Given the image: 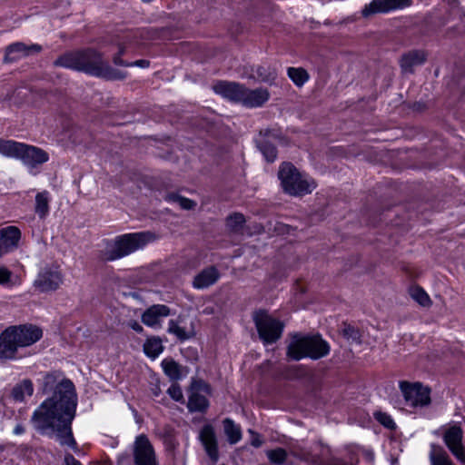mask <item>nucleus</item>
<instances>
[{
	"mask_svg": "<svg viewBox=\"0 0 465 465\" xmlns=\"http://www.w3.org/2000/svg\"><path fill=\"white\" fill-rule=\"evenodd\" d=\"M42 391L45 394L53 391V395L34 411L31 421L35 429L54 438L62 447L78 453L71 427L77 405L73 382L60 372H50L43 379Z\"/></svg>",
	"mask_w": 465,
	"mask_h": 465,
	"instance_id": "1",
	"label": "nucleus"
},
{
	"mask_svg": "<svg viewBox=\"0 0 465 465\" xmlns=\"http://www.w3.org/2000/svg\"><path fill=\"white\" fill-rule=\"evenodd\" d=\"M54 64L63 67L84 71L108 80L124 78L122 72L111 68L104 62L100 54L94 50L65 54L59 57Z\"/></svg>",
	"mask_w": 465,
	"mask_h": 465,
	"instance_id": "2",
	"label": "nucleus"
},
{
	"mask_svg": "<svg viewBox=\"0 0 465 465\" xmlns=\"http://www.w3.org/2000/svg\"><path fill=\"white\" fill-rule=\"evenodd\" d=\"M42 331L34 325L13 326L0 334V357L12 359L19 347H27L42 337Z\"/></svg>",
	"mask_w": 465,
	"mask_h": 465,
	"instance_id": "3",
	"label": "nucleus"
},
{
	"mask_svg": "<svg viewBox=\"0 0 465 465\" xmlns=\"http://www.w3.org/2000/svg\"><path fill=\"white\" fill-rule=\"evenodd\" d=\"M330 352V345L320 335L294 334L287 347V357L294 361L303 358L318 360Z\"/></svg>",
	"mask_w": 465,
	"mask_h": 465,
	"instance_id": "4",
	"label": "nucleus"
},
{
	"mask_svg": "<svg viewBox=\"0 0 465 465\" xmlns=\"http://www.w3.org/2000/svg\"><path fill=\"white\" fill-rule=\"evenodd\" d=\"M278 177L283 192L291 196H303L311 193L317 186L315 181L301 173L291 163L281 164Z\"/></svg>",
	"mask_w": 465,
	"mask_h": 465,
	"instance_id": "5",
	"label": "nucleus"
},
{
	"mask_svg": "<svg viewBox=\"0 0 465 465\" xmlns=\"http://www.w3.org/2000/svg\"><path fill=\"white\" fill-rule=\"evenodd\" d=\"M154 240V235L149 232L126 233L117 237L107 247L104 257L108 261H114L127 256Z\"/></svg>",
	"mask_w": 465,
	"mask_h": 465,
	"instance_id": "6",
	"label": "nucleus"
},
{
	"mask_svg": "<svg viewBox=\"0 0 465 465\" xmlns=\"http://www.w3.org/2000/svg\"><path fill=\"white\" fill-rule=\"evenodd\" d=\"M254 322L260 338L265 343H273L279 340L283 331V323L265 312L254 315Z\"/></svg>",
	"mask_w": 465,
	"mask_h": 465,
	"instance_id": "7",
	"label": "nucleus"
},
{
	"mask_svg": "<svg viewBox=\"0 0 465 465\" xmlns=\"http://www.w3.org/2000/svg\"><path fill=\"white\" fill-rule=\"evenodd\" d=\"M400 389L408 406L417 408L430 403V390L419 382L401 381Z\"/></svg>",
	"mask_w": 465,
	"mask_h": 465,
	"instance_id": "8",
	"label": "nucleus"
},
{
	"mask_svg": "<svg viewBox=\"0 0 465 465\" xmlns=\"http://www.w3.org/2000/svg\"><path fill=\"white\" fill-rule=\"evenodd\" d=\"M63 274L56 266L42 269L34 282V287L40 292L57 290L63 284Z\"/></svg>",
	"mask_w": 465,
	"mask_h": 465,
	"instance_id": "9",
	"label": "nucleus"
},
{
	"mask_svg": "<svg viewBox=\"0 0 465 465\" xmlns=\"http://www.w3.org/2000/svg\"><path fill=\"white\" fill-rule=\"evenodd\" d=\"M133 454L135 465H158L154 450L144 435L136 438Z\"/></svg>",
	"mask_w": 465,
	"mask_h": 465,
	"instance_id": "10",
	"label": "nucleus"
},
{
	"mask_svg": "<svg viewBox=\"0 0 465 465\" xmlns=\"http://www.w3.org/2000/svg\"><path fill=\"white\" fill-rule=\"evenodd\" d=\"M463 431L460 426L452 425L448 428L443 435V440L450 452L456 459L465 463V448L462 443Z\"/></svg>",
	"mask_w": 465,
	"mask_h": 465,
	"instance_id": "11",
	"label": "nucleus"
},
{
	"mask_svg": "<svg viewBox=\"0 0 465 465\" xmlns=\"http://www.w3.org/2000/svg\"><path fill=\"white\" fill-rule=\"evenodd\" d=\"M411 4L412 0H372L364 6L361 14L364 17H369L376 14L403 9L410 6Z\"/></svg>",
	"mask_w": 465,
	"mask_h": 465,
	"instance_id": "12",
	"label": "nucleus"
},
{
	"mask_svg": "<svg viewBox=\"0 0 465 465\" xmlns=\"http://www.w3.org/2000/svg\"><path fill=\"white\" fill-rule=\"evenodd\" d=\"M42 50L41 45L37 44H24L17 42L6 47L5 60L15 62L22 58L36 54Z\"/></svg>",
	"mask_w": 465,
	"mask_h": 465,
	"instance_id": "13",
	"label": "nucleus"
},
{
	"mask_svg": "<svg viewBox=\"0 0 465 465\" xmlns=\"http://www.w3.org/2000/svg\"><path fill=\"white\" fill-rule=\"evenodd\" d=\"M203 391L210 393V387L203 381H195L192 384V393L188 401V408L192 411H202L208 407V401L205 396L200 394Z\"/></svg>",
	"mask_w": 465,
	"mask_h": 465,
	"instance_id": "14",
	"label": "nucleus"
},
{
	"mask_svg": "<svg viewBox=\"0 0 465 465\" xmlns=\"http://www.w3.org/2000/svg\"><path fill=\"white\" fill-rule=\"evenodd\" d=\"M18 159L22 160L25 164L30 167H35L38 164L47 162L48 154L38 147L23 143L21 154H19Z\"/></svg>",
	"mask_w": 465,
	"mask_h": 465,
	"instance_id": "15",
	"label": "nucleus"
},
{
	"mask_svg": "<svg viewBox=\"0 0 465 465\" xmlns=\"http://www.w3.org/2000/svg\"><path fill=\"white\" fill-rule=\"evenodd\" d=\"M170 315V309L163 304H156L148 308L142 315V322L152 328H160L163 318Z\"/></svg>",
	"mask_w": 465,
	"mask_h": 465,
	"instance_id": "16",
	"label": "nucleus"
},
{
	"mask_svg": "<svg viewBox=\"0 0 465 465\" xmlns=\"http://www.w3.org/2000/svg\"><path fill=\"white\" fill-rule=\"evenodd\" d=\"M20 237L21 232L17 227L8 226L0 230V256L15 249Z\"/></svg>",
	"mask_w": 465,
	"mask_h": 465,
	"instance_id": "17",
	"label": "nucleus"
},
{
	"mask_svg": "<svg viewBox=\"0 0 465 465\" xmlns=\"http://www.w3.org/2000/svg\"><path fill=\"white\" fill-rule=\"evenodd\" d=\"M213 91L223 97L241 103L244 86L232 82H218L213 86Z\"/></svg>",
	"mask_w": 465,
	"mask_h": 465,
	"instance_id": "18",
	"label": "nucleus"
},
{
	"mask_svg": "<svg viewBox=\"0 0 465 465\" xmlns=\"http://www.w3.org/2000/svg\"><path fill=\"white\" fill-rule=\"evenodd\" d=\"M427 60V53L423 50H411L402 54L400 60L401 71L411 74L416 66L423 64Z\"/></svg>",
	"mask_w": 465,
	"mask_h": 465,
	"instance_id": "19",
	"label": "nucleus"
},
{
	"mask_svg": "<svg viewBox=\"0 0 465 465\" xmlns=\"http://www.w3.org/2000/svg\"><path fill=\"white\" fill-rule=\"evenodd\" d=\"M200 440L211 460H218V447L215 431L213 426L205 425L200 431Z\"/></svg>",
	"mask_w": 465,
	"mask_h": 465,
	"instance_id": "20",
	"label": "nucleus"
},
{
	"mask_svg": "<svg viewBox=\"0 0 465 465\" xmlns=\"http://www.w3.org/2000/svg\"><path fill=\"white\" fill-rule=\"evenodd\" d=\"M269 97L270 94L265 88L251 90L244 87L241 103L247 107H258L267 102Z\"/></svg>",
	"mask_w": 465,
	"mask_h": 465,
	"instance_id": "21",
	"label": "nucleus"
},
{
	"mask_svg": "<svg viewBox=\"0 0 465 465\" xmlns=\"http://www.w3.org/2000/svg\"><path fill=\"white\" fill-rule=\"evenodd\" d=\"M220 278V273L218 270L210 266L208 268L201 271L197 275H195L193 286L195 289H205L212 285H213Z\"/></svg>",
	"mask_w": 465,
	"mask_h": 465,
	"instance_id": "22",
	"label": "nucleus"
},
{
	"mask_svg": "<svg viewBox=\"0 0 465 465\" xmlns=\"http://www.w3.org/2000/svg\"><path fill=\"white\" fill-rule=\"evenodd\" d=\"M167 331L181 341L187 340L193 334V329H188L183 325V319L181 317L169 321Z\"/></svg>",
	"mask_w": 465,
	"mask_h": 465,
	"instance_id": "23",
	"label": "nucleus"
},
{
	"mask_svg": "<svg viewBox=\"0 0 465 465\" xmlns=\"http://www.w3.org/2000/svg\"><path fill=\"white\" fill-rule=\"evenodd\" d=\"M22 148V143L0 138V154L3 156L18 159Z\"/></svg>",
	"mask_w": 465,
	"mask_h": 465,
	"instance_id": "24",
	"label": "nucleus"
},
{
	"mask_svg": "<svg viewBox=\"0 0 465 465\" xmlns=\"http://www.w3.org/2000/svg\"><path fill=\"white\" fill-rule=\"evenodd\" d=\"M430 460L431 465H454L447 452L436 445H431Z\"/></svg>",
	"mask_w": 465,
	"mask_h": 465,
	"instance_id": "25",
	"label": "nucleus"
},
{
	"mask_svg": "<svg viewBox=\"0 0 465 465\" xmlns=\"http://www.w3.org/2000/svg\"><path fill=\"white\" fill-rule=\"evenodd\" d=\"M33 383L29 380H24L22 382L14 387L12 391L13 398L17 401H23L26 397L33 394Z\"/></svg>",
	"mask_w": 465,
	"mask_h": 465,
	"instance_id": "26",
	"label": "nucleus"
},
{
	"mask_svg": "<svg viewBox=\"0 0 465 465\" xmlns=\"http://www.w3.org/2000/svg\"><path fill=\"white\" fill-rule=\"evenodd\" d=\"M49 203H50V194L48 192L44 191L38 193L35 196V213L37 215L43 219L49 213Z\"/></svg>",
	"mask_w": 465,
	"mask_h": 465,
	"instance_id": "27",
	"label": "nucleus"
},
{
	"mask_svg": "<svg viewBox=\"0 0 465 465\" xmlns=\"http://www.w3.org/2000/svg\"><path fill=\"white\" fill-rule=\"evenodd\" d=\"M223 429L231 444H235L242 439L240 426L235 424L231 419H225L223 420Z\"/></svg>",
	"mask_w": 465,
	"mask_h": 465,
	"instance_id": "28",
	"label": "nucleus"
},
{
	"mask_svg": "<svg viewBox=\"0 0 465 465\" xmlns=\"http://www.w3.org/2000/svg\"><path fill=\"white\" fill-rule=\"evenodd\" d=\"M163 350V346L162 340L158 337L148 338L143 344V351L145 354L152 359L158 357Z\"/></svg>",
	"mask_w": 465,
	"mask_h": 465,
	"instance_id": "29",
	"label": "nucleus"
},
{
	"mask_svg": "<svg viewBox=\"0 0 465 465\" xmlns=\"http://www.w3.org/2000/svg\"><path fill=\"white\" fill-rule=\"evenodd\" d=\"M162 367L164 373L173 381H177L182 377L181 366L171 359H164L162 361Z\"/></svg>",
	"mask_w": 465,
	"mask_h": 465,
	"instance_id": "30",
	"label": "nucleus"
},
{
	"mask_svg": "<svg viewBox=\"0 0 465 465\" xmlns=\"http://www.w3.org/2000/svg\"><path fill=\"white\" fill-rule=\"evenodd\" d=\"M287 74L297 86H302L309 80L307 71L302 67H289L287 69Z\"/></svg>",
	"mask_w": 465,
	"mask_h": 465,
	"instance_id": "31",
	"label": "nucleus"
},
{
	"mask_svg": "<svg viewBox=\"0 0 465 465\" xmlns=\"http://www.w3.org/2000/svg\"><path fill=\"white\" fill-rule=\"evenodd\" d=\"M246 220L243 214L234 213L227 217L226 226L233 232H242Z\"/></svg>",
	"mask_w": 465,
	"mask_h": 465,
	"instance_id": "32",
	"label": "nucleus"
},
{
	"mask_svg": "<svg viewBox=\"0 0 465 465\" xmlns=\"http://www.w3.org/2000/svg\"><path fill=\"white\" fill-rule=\"evenodd\" d=\"M166 200L172 203L177 204L183 210L193 209L196 205V203L193 201L175 193H171L167 195Z\"/></svg>",
	"mask_w": 465,
	"mask_h": 465,
	"instance_id": "33",
	"label": "nucleus"
},
{
	"mask_svg": "<svg viewBox=\"0 0 465 465\" xmlns=\"http://www.w3.org/2000/svg\"><path fill=\"white\" fill-rule=\"evenodd\" d=\"M256 74L260 80L263 82H271L276 79L277 72L274 67L270 65H261L257 67Z\"/></svg>",
	"mask_w": 465,
	"mask_h": 465,
	"instance_id": "34",
	"label": "nucleus"
},
{
	"mask_svg": "<svg viewBox=\"0 0 465 465\" xmlns=\"http://www.w3.org/2000/svg\"><path fill=\"white\" fill-rule=\"evenodd\" d=\"M411 296L421 306L427 307L430 306L431 303L429 295L426 293L424 290H422L420 287L411 288Z\"/></svg>",
	"mask_w": 465,
	"mask_h": 465,
	"instance_id": "35",
	"label": "nucleus"
},
{
	"mask_svg": "<svg viewBox=\"0 0 465 465\" xmlns=\"http://www.w3.org/2000/svg\"><path fill=\"white\" fill-rule=\"evenodd\" d=\"M12 272L5 267H0V285H15L20 283V280L12 278Z\"/></svg>",
	"mask_w": 465,
	"mask_h": 465,
	"instance_id": "36",
	"label": "nucleus"
},
{
	"mask_svg": "<svg viewBox=\"0 0 465 465\" xmlns=\"http://www.w3.org/2000/svg\"><path fill=\"white\" fill-rule=\"evenodd\" d=\"M260 150L268 162H273L276 159L277 153L274 145L265 142L260 144Z\"/></svg>",
	"mask_w": 465,
	"mask_h": 465,
	"instance_id": "37",
	"label": "nucleus"
},
{
	"mask_svg": "<svg viewBox=\"0 0 465 465\" xmlns=\"http://www.w3.org/2000/svg\"><path fill=\"white\" fill-rule=\"evenodd\" d=\"M267 456L272 462L282 463L286 459V451L283 449H276L268 451Z\"/></svg>",
	"mask_w": 465,
	"mask_h": 465,
	"instance_id": "38",
	"label": "nucleus"
},
{
	"mask_svg": "<svg viewBox=\"0 0 465 465\" xmlns=\"http://www.w3.org/2000/svg\"><path fill=\"white\" fill-rule=\"evenodd\" d=\"M344 336L351 342L360 343L361 342V332L359 330L355 329L352 326H347L343 330Z\"/></svg>",
	"mask_w": 465,
	"mask_h": 465,
	"instance_id": "39",
	"label": "nucleus"
},
{
	"mask_svg": "<svg viewBox=\"0 0 465 465\" xmlns=\"http://www.w3.org/2000/svg\"><path fill=\"white\" fill-rule=\"evenodd\" d=\"M374 417L381 424L388 429H393L395 426L391 417L385 412L376 411L374 413Z\"/></svg>",
	"mask_w": 465,
	"mask_h": 465,
	"instance_id": "40",
	"label": "nucleus"
},
{
	"mask_svg": "<svg viewBox=\"0 0 465 465\" xmlns=\"http://www.w3.org/2000/svg\"><path fill=\"white\" fill-rule=\"evenodd\" d=\"M114 63L117 65H124V66H139V67H142V68H146L149 66L150 64V62L148 60H145V59H141V60H137L135 61L134 63H125L124 62L122 59H119L118 56H115L114 58Z\"/></svg>",
	"mask_w": 465,
	"mask_h": 465,
	"instance_id": "41",
	"label": "nucleus"
},
{
	"mask_svg": "<svg viewBox=\"0 0 465 465\" xmlns=\"http://www.w3.org/2000/svg\"><path fill=\"white\" fill-rule=\"evenodd\" d=\"M168 394L176 401H180L183 399V391L181 387L173 383L167 391Z\"/></svg>",
	"mask_w": 465,
	"mask_h": 465,
	"instance_id": "42",
	"label": "nucleus"
},
{
	"mask_svg": "<svg viewBox=\"0 0 465 465\" xmlns=\"http://www.w3.org/2000/svg\"><path fill=\"white\" fill-rule=\"evenodd\" d=\"M353 454H355L357 456L361 454L370 462H371L373 460V453L369 450H362L361 448H356L353 450Z\"/></svg>",
	"mask_w": 465,
	"mask_h": 465,
	"instance_id": "43",
	"label": "nucleus"
},
{
	"mask_svg": "<svg viewBox=\"0 0 465 465\" xmlns=\"http://www.w3.org/2000/svg\"><path fill=\"white\" fill-rule=\"evenodd\" d=\"M301 458L313 465H323L322 461L319 458L312 456L310 453L302 454Z\"/></svg>",
	"mask_w": 465,
	"mask_h": 465,
	"instance_id": "44",
	"label": "nucleus"
},
{
	"mask_svg": "<svg viewBox=\"0 0 465 465\" xmlns=\"http://www.w3.org/2000/svg\"><path fill=\"white\" fill-rule=\"evenodd\" d=\"M64 465H82L77 460L69 453L64 455Z\"/></svg>",
	"mask_w": 465,
	"mask_h": 465,
	"instance_id": "45",
	"label": "nucleus"
},
{
	"mask_svg": "<svg viewBox=\"0 0 465 465\" xmlns=\"http://www.w3.org/2000/svg\"><path fill=\"white\" fill-rule=\"evenodd\" d=\"M116 47L117 53L114 55V58L115 56H118L120 58V56L125 53V46L122 44H118Z\"/></svg>",
	"mask_w": 465,
	"mask_h": 465,
	"instance_id": "46",
	"label": "nucleus"
},
{
	"mask_svg": "<svg viewBox=\"0 0 465 465\" xmlns=\"http://www.w3.org/2000/svg\"><path fill=\"white\" fill-rule=\"evenodd\" d=\"M130 326L137 332H141L143 331V327L136 322H132Z\"/></svg>",
	"mask_w": 465,
	"mask_h": 465,
	"instance_id": "47",
	"label": "nucleus"
},
{
	"mask_svg": "<svg viewBox=\"0 0 465 465\" xmlns=\"http://www.w3.org/2000/svg\"><path fill=\"white\" fill-rule=\"evenodd\" d=\"M24 431H25V429L20 424L16 425L15 428L14 429V433L17 434V435L24 433Z\"/></svg>",
	"mask_w": 465,
	"mask_h": 465,
	"instance_id": "48",
	"label": "nucleus"
},
{
	"mask_svg": "<svg viewBox=\"0 0 465 465\" xmlns=\"http://www.w3.org/2000/svg\"><path fill=\"white\" fill-rule=\"evenodd\" d=\"M252 444L254 447H260L262 445V440L258 438V436H255V438L252 439Z\"/></svg>",
	"mask_w": 465,
	"mask_h": 465,
	"instance_id": "49",
	"label": "nucleus"
},
{
	"mask_svg": "<svg viewBox=\"0 0 465 465\" xmlns=\"http://www.w3.org/2000/svg\"><path fill=\"white\" fill-rule=\"evenodd\" d=\"M353 462H354V457L351 456V464L350 465H353ZM343 465H349V464L346 463V464H343Z\"/></svg>",
	"mask_w": 465,
	"mask_h": 465,
	"instance_id": "50",
	"label": "nucleus"
},
{
	"mask_svg": "<svg viewBox=\"0 0 465 465\" xmlns=\"http://www.w3.org/2000/svg\"><path fill=\"white\" fill-rule=\"evenodd\" d=\"M143 2H152L153 0H143Z\"/></svg>",
	"mask_w": 465,
	"mask_h": 465,
	"instance_id": "51",
	"label": "nucleus"
}]
</instances>
